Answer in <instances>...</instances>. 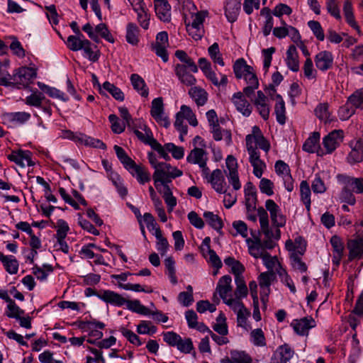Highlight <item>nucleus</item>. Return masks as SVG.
<instances>
[{
  "instance_id": "f257e3e1",
  "label": "nucleus",
  "mask_w": 363,
  "mask_h": 363,
  "mask_svg": "<svg viewBox=\"0 0 363 363\" xmlns=\"http://www.w3.org/2000/svg\"><path fill=\"white\" fill-rule=\"evenodd\" d=\"M208 13L207 11H200L191 13V21L185 20L186 30L195 40H201L204 35L203 22Z\"/></svg>"
},
{
  "instance_id": "4468645a",
  "label": "nucleus",
  "mask_w": 363,
  "mask_h": 363,
  "mask_svg": "<svg viewBox=\"0 0 363 363\" xmlns=\"http://www.w3.org/2000/svg\"><path fill=\"white\" fill-rule=\"evenodd\" d=\"M249 254L255 259L262 258L267 252L264 250V246H262V242L258 236H253L252 238H246L245 240Z\"/></svg>"
},
{
  "instance_id": "4c0bfd02",
  "label": "nucleus",
  "mask_w": 363,
  "mask_h": 363,
  "mask_svg": "<svg viewBox=\"0 0 363 363\" xmlns=\"http://www.w3.org/2000/svg\"><path fill=\"white\" fill-rule=\"evenodd\" d=\"M303 252L294 251L290 255V262L294 269L301 273L306 272L308 269L306 264L302 261Z\"/></svg>"
},
{
  "instance_id": "79ce46f5",
  "label": "nucleus",
  "mask_w": 363,
  "mask_h": 363,
  "mask_svg": "<svg viewBox=\"0 0 363 363\" xmlns=\"http://www.w3.org/2000/svg\"><path fill=\"white\" fill-rule=\"evenodd\" d=\"M274 278L273 272H262L258 277V281L263 293L267 294L269 291V286Z\"/></svg>"
},
{
  "instance_id": "37998d69",
  "label": "nucleus",
  "mask_w": 363,
  "mask_h": 363,
  "mask_svg": "<svg viewBox=\"0 0 363 363\" xmlns=\"http://www.w3.org/2000/svg\"><path fill=\"white\" fill-rule=\"evenodd\" d=\"M224 263L231 268L230 272L235 277H242V274L245 271V267L238 260L233 257H228L224 259Z\"/></svg>"
},
{
  "instance_id": "a18cd8bd",
  "label": "nucleus",
  "mask_w": 363,
  "mask_h": 363,
  "mask_svg": "<svg viewBox=\"0 0 363 363\" xmlns=\"http://www.w3.org/2000/svg\"><path fill=\"white\" fill-rule=\"evenodd\" d=\"M210 130L215 140H221L223 137L225 136L227 143L230 144L231 143L230 132L226 130H222L218 123L210 125Z\"/></svg>"
},
{
  "instance_id": "58836bf2",
  "label": "nucleus",
  "mask_w": 363,
  "mask_h": 363,
  "mask_svg": "<svg viewBox=\"0 0 363 363\" xmlns=\"http://www.w3.org/2000/svg\"><path fill=\"white\" fill-rule=\"evenodd\" d=\"M162 194L163 199L167 206L168 211L172 212L177 206V199L173 196L169 185L165 184L162 186V191H159Z\"/></svg>"
},
{
  "instance_id": "4d7b16f0",
  "label": "nucleus",
  "mask_w": 363,
  "mask_h": 363,
  "mask_svg": "<svg viewBox=\"0 0 363 363\" xmlns=\"http://www.w3.org/2000/svg\"><path fill=\"white\" fill-rule=\"evenodd\" d=\"M351 345L352 348L349 356V363H356L357 359L361 354V347L356 334L352 335Z\"/></svg>"
},
{
  "instance_id": "4be33fe9",
  "label": "nucleus",
  "mask_w": 363,
  "mask_h": 363,
  "mask_svg": "<svg viewBox=\"0 0 363 363\" xmlns=\"http://www.w3.org/2000/svg\"><path fill=\"white\" fill-rule=\"evenodd\" d=\"M232 101L236 109L245 116H249L252 113V106L245 99L243 94L240 91L235 93L232 96Z\"/></svg>"
},
{
  "instance_id": "f8f14e48",
  "label": "nucleus",
  "mask_w": 363,
  "mask_h": 363,
  "mask_svg": "<svg viewBox=\"0 0 363 363\" xmlns=\"http://www.w3.org/2000/svg\"><path fill=\"white\" fill-rule=\"evenodd\" d=\"M332 246V262L338 267L345 253V245L342 240L337 235H333L330 240Z\"/></svg>"
},
{
  "instance_id": "49530a36",
  "label": "nucleus",
  "mask_w": 363,
  "mask_h": 363,
  "mask_svg": "<svg viewBox=\"0 0 363 363\" xmlns=\"http://www.w3.org/2000/svg\"><path fill=\"white\" fill-rule=\"evenodd\" d=\"M164 266L166 268V274H167L171 283L174 285L178 283L176 276L175 261L172 257H168L164 259Z\"/></svg>"
},
{
  "instance_id": "2f4dec72",
  "label": "nucleus",
  "mask_w": 363,
  "mask_h": 363,
  "mask_svg": "<svg viewBox=\"0 0 363 363\" xmlns=\"http://www.w3.org/2000/svg\"><path fill=\"white\" fill-rule=\"evenodd\" d=\"M130 82L134 89H135L139 94L143 97H147L148 96V88L147 87L144 79L140 75L138 74H131Z\"/></svg>"
},
{
  "instance_id": "c9c22d12",
  "label": "nucleus",
  "mask_w": 363,
  "mask_h": 363,
  "mask_svg": "<svg viewBox=\"0 0 363 363\" xmlns=\"http://www.w3.org/2000/svg\"><path fill=\"white\" fill-rule=\"evenodd\" d=\"M236 289L234 291V296L233 299H238L242 301V298L247 297L248 294V289L243 277H238L235 279Z\"/></svg>"
},
{
  "instance_id": "a878e982",
  "label": "nucleus",
  "mask_w": 363,
  "mask_h": 363,
  "mask_svg": "<svg viewBox=\"0 0 363 363\" xmlns=\"http://www.w3.org/2000/svg\"><path fill=\"white\" fill-rule=\"evenodd\" d=\"M30 118V114L25 111L10 112L4 114V120L12 125H23Z\"/></svg>"
},
{
  "instance_id": "f704fd0d",
  "label": "nucleus",
  "mask_w": 363,
  "mask_h": 363,
  "mask_svg": "<svg viewBox=\"0 0 363 363\" xmlns=\"http://www.w3.org/2000/svg\"><path fill=\"white\" fill-rule=\"evenodd\" d=\"M276 104L274 106V112L277 122L284 125L286 123V108L285 103L280 95H277L275 97Z\"/></svg>"
},
{
  "instance_id": "6e6552de",
  "label": "nucleus",
  "mask_w": 363,
  "mask_h": 363,
  "mask_svg": "<svg viewBox=\"0 0 363 363\" xmlns=\"http://www.w3.org/2000/svg\"><path fill=\"white\" fill-rule=\"evenodd\" d=\"M315 320L311 316L294 319L290 324L295 333L301 336L308 335L310 329L315 328Z\"/></svg>"
},
{
  "instance_id": "473e14b6",
  "label": "nucleus",
  "mask_w": 363,
  "mask_h": 363,
  "mask_svg": "<svg viewBox=\"0 0 363 363\" xmlns=\"http://www.w3.org/2000/svg\"><path fill=\"white\" fill-rule=\"evenodd\" d=\"M343 12L347 23L358 33H360V29L357 22L355 21L353 14L352 5L349 0H345L343 5Z\"/></svg>"
},
{
  "instance_id": "f3484780",
  "label": "nucleus",
  "mask_w": 363,
  "mask_h": 363,
  "mask_svg": "<svg viewBox=\"0 0 363 363\" xmlns=\"http://www.w3.org/2000/svg\"><path fill=\"white\" fill-rule=\"evenodd\" d=\"M208 182L211 184L212 188L217 193H225L228 189L224 175L219 169H216L211 173Z\"/></svg>"
},
{
  "instance_id": "338daca9",
  "label": "nucleus",
  "mask_w": 363,
  "mask_h": 363,
  "mask_svg": "<svg viewBox=\"0 0 363 363\" xmlns=\"http://www.w3.org/2000/svg\"><path fill=\"white\" fill-rule=\"evenodd\" d=\"M348 99L355 109H363V88L355 91Z\"/></svg>"
},
{
  "instance_id": "dca6fc26",
  "label": "nucleus",
  "mask_w": 363,
  "mask_h": 363,
  "mask_svg": "<svg viewBox=\"0 0 363 363\" xmlns=\"http://www.w3.org/2000/svg\"><path fill=\"white\" fill-rule=\"evenodd\" d=\"M294 353V350L289 345H281L274 352L270 363H287L293 357Z\"/></svg>"
},
{
  "instance_id": "412c9836",
  "label": "nucleus",
  "mask_w": 363,
  "mask_h": 363,
  "mask_svg": "<svg viewBox=\"0 0 363 363\" xmlns=\"http://www.w3.org/2000/svg\"><path fill=\"white\" fill-rule=\"evenodd\" d=\"M248 154L250 162L253 167V174L256 177L260 179L267 167L266 164L260 159L259 151L253 150L251 148Z\"/></svg>"
},
{
  "instance_id": "c03bdc74",
  "label": "nucleus",
  "mask_w": 363,
  "mask_h": 363,
  "mask_svg": "<svg viewBox=\"0 0 363 363\" xmlns=\"http://www.w3.org/2000/svg\"><path fill=\"white\" fill-rule=\"evenodd\" d=\"M86 41L84 37L80 35H69L65 42L67 48L72 51H78L82 49L84 42Z\"/></svg>"
},
{
  "instance_id": "6e6d98bb",
  "label": "nucleus",
  "mask_w": 363,
  "mask_h": 363,
  "mask_svg": "<svg viewBox=\"0 0 363 363\" xmlns=\"http://www.w3.org/2000/svg\"><path fill=\"white\" fill-rule=\"evenodd\" d=\"M175 56L182 62L185 63L184 65L188 67V69L196 73L198 72V67L194 60L189 57L187 54L183 50H177L175 52Z\"/></svg>"
},
{
  "instance_id": "423d86ee",
  "label": "nucleus",
  "mask_w": 363,
  "mask_h": 363,
  "mask_svg": "<svg viewBox=\"0 0 363 363\" xmlns=\"http://www.w3.org/2000/svg\"><path fill=\"white\" fill-rule=\"evenodd\" d=\"M225 164L229 172L227 174L228 182L233 186L235 191L240 189L241 183L239 179L236 159L232 155H228L226 158Z\"/></svg>"
},
{
  "instance_id": "0e129e2a",
  "label": "nucleus",
  "mask_w": 363,
  "mask_h": 363,
  "mask_svg": "<svg viewBox=\"0 0 363 363\" xmlns=\"http://www.w3.org/2000/svg\"><path fill=\"white\" fill-rule=\"evenodd\" d=\"M355 110L354 107L350 103V101L347 99L346 104L341 106L338 111L340 119L342 121L349 119L353 114H354Z\"/></svg>"
},
{
  "instance_id": "cd10ccee",
  "label": "nucleus",
  "mask_w": 363,
  "mask_h": 363,
  "mask_svg": "<svg viewBox=\"0 0 363 363\" xmlns=\"http://www.w3.org/2000/svg\"><path fill=\"white\" fill-rule=\"evenodd\" d=\"M285 61L288 68L291 71L298 72L299 70L298 55L294 45L289 47Z\"/></svg>"
},
{
  "instance_id": "a211bd4d",
  "label": "nucleus",
  "mask_w": 363,
  "mask_h": 363,
  "mask_svg": "<svg viewBox=\"0 0 363 363\" xmlns=\"http://www.w3.org/2000/svg\"><path fill=\"white\" fill-rule=\"evenodd\" d=\"M126 169L133 177H135L138 182L141 184H144L151 179L150 174L147 169L142 165L137 164L135 162L130 164Z\"/></svg>"
},
{
  "instance_id": "6ab92c4d",
  "label": "nucleus",
  "mask_w": 363,
  "mask_h": 363,
  "mask_svg": "<svg viewBox=\"0 0 363 363\" xmlns=\"http://www.w3.org/2000/svg\"><path fill=\"white\" fill-rule=\"evenodd\" d=\"M253 102L262 118L267 121L269 118L270 111L267 97L262 91H258Z\"/></svg>"
},
{
  "instance_id": "393cba45",
  "label": "nucleus",
  "mask_w": 363,
  "mask_h": 363,
  "mask_svg": "<svg viewBox=\"0 0 363 363\" xmlns=\"http://www.w3.org/2000/svg\"><path fill=\"white\" fill-rule=\"evenodd\" d=\"M187 68L188 67L184 65H176L174 67L175 74L182 84L186 86H192L196 80L191 74L187 72Z\"/></svg>"
},
{
  "instance_id": "e2e57ef3",
  "label": "nucleus",
  "mask_w": 363,
  "mask_h": 363,
  "mask_svg": "<svg viewBox=\"0 0 363 363\" xmlns=\"http://www.w3.org/2000/svg\"><path fill=\"white\" fill-rule=\"evenodd\" d=\"M53 268L51 265L44 264L43 267L35 266L33 267V273L36 278L40 281H44L48 276L52 272Z\"/></svg>"
},
{
  "instance_id": "ddd939ff",
  "label": "nucleus",
  "mask_w": 363,
  "mask_h": 363,
  "mask_svg": "<svg viewBox=\"0 0 363 363\" xmlns=\"http://www.w3.org/2000/svg\"><path fill=\"white\" fill-rule=\"evenodd\" d=\"M237 314L238 325L244 328L247 327V318L250 315V311L245 307L242 301H231L228 306Z\"/></svg>"
},
{
  "instance_id": "20e7f679",
  "label": "nucleus",
  "mask_w": 363,
  "mask_h": 363,
  "mask_svg": "<svg viewBox=\"0 0 363 363\" xmlns=\"http://www.w3.org/2000/svg\"><path fill=\"white\" fill-rule=\"evenodd\" d=\"M150 115L160 125L165 128H168L170 125V121L164 113L163 99L162 97H158L152 100Z\"/></svg>"
},
{
  "instance_id": "b1692460",
  "label": "nucleus",
  "mask_w": 363,
  "mask_h": 363,
  "mask_svg": "<svg viewBox=\"0 0 363 363\" xmlns=\"http://www.w3.org/2000/svg\"><path fill=\"white\" fill-rule=\"evenodd\" d=\"M241 0H226L225 5V14L228 21L235 22L240 13Z\"/></svg>"
},
{
  "instance_id": "7c9ffc66",
  "label": "nucleus",
  "mask_w": 363,
  "mask_h": 363,
  "mask_svg": "<svg viewBox=\"0 0 363 363\" xmlns=\"http://www.w3.org/2000/svg\"><path fill=\"white\" fill-rule=\"evenodd\" d=\"M189 94L198 106H203L208 99L207 92L198 86L191 87L189 91Z\"/></svg>"
},
{
  "instance_id": "09e8293b",
  "label": "nucleus",
  "mask_w": 363,
  "mask_h": 363,
  "mask_svg": "<svg viewBox=\"0 0 363 363\" xmlns=\"http://www.w3.org/2000/svg\"><path fill=\"white\" fill-rule=\"evenodd\" d=\"M250 70H252V67L246 64L243 59L238 60L233 65V71L237 78H242Z\"/></svg>"
},
{
  "instance_id": "69168bd1",
  "label": "nucleus",
  "mask_w": 363,
  "mask_h": 363,
  "mask_svg": "<svg viewBox=\"0 0 363 363\" xmlns=\"http://www.w3.org/2000/svg\"><path fill=\"white\" fill-rule=\"evenodd\" d=\"M44 99L45 96L41 92L34 91L26 98L25 103L28 106L39 108L41 106Z\"/></svg>"
},
{
  "instance_id": "9d476101",
  "label": "nucleus",
  "mask_w": 363,
  "mask_h": 363,
  "mask_svg": "<svg viewBox=\"0 0 363 363\" xmlns=\"http://www.w3.org/2000/svg\"><path fill=\"white\" fill-rule=\"evenodd\" d=\"M171 165L166 162H160L153 174L154 184L158 191H162V186L166 184L165 179L168 178Z\"/></svg>"
},
{
  "instance_id": "864d4df0",
  "label": "nucleus",
  "mask_w": 363,
  "mask_h": 363,
  "mask_svg": "<svg viewBox=\"0 0 363 363\" xmlns=\"http://www.w3.org/2000/svg\"><path fill=\"white\" fill-rule=\"evenodd\" d=\"M208 53L214 63L218 64L222 67L225 65L222 54L220 52L219 45L217 43H214L208 48Z\"/></svg>"
},
{
  "instance_id": "a19ab883",
  "label": "nucleus",
  "mask_w": 363,
  "mask_h": 363,
  "mask_svg": "<svg viewBox=\"0 0 363 363\" xmlns=\"http://www.w3.org/2000/svg\"><path fill=\"white\" fill-rule=\"evenodd\" d=\"M153 235L155 236L157 239V250L160 252V254L162 256L165 255L169 248V244L167 238L162 235L161 230H157L155 233H153Z\"/></svg>"
},
{
  "instance_id": "ea45409f",
  "label": "nucleus",
  "mask_w": 363,
  "mask_h": 363,
  "mask_svg": "<svg viewBox=\"0 0 363 363\" xmlns=\"http://www.w3.org/2000/svg\"><path fill=\"white\" fill-rule=\"evenodd\" d=\"M203 216L207 224L214 230L218 231L222 229L223 223L221 218L218 215L211 211H205Z\"/></svg>"
},
{
  "instance_id": "5701e85b",
  "label": "nucleus",
  "mask_w": 363,
  "mask_h": 363,
  "mask_svg": "<svg viewBox=\"0 0 363 363\" xmlns=\"http://www.w3.org/2000/svg\"><path fill=\"white\" fill-rule=\"evenodd\" d=\"M155 10L157 16L164 22L171 19V6L167 0H154Z\"/></svg>"
},
{
  "instance_id": "c756f323",
  "label": "nucleus",
  "mask_w": 363,
  "mask_h": 363,
  "mask_svg": "<svg viewBox=\"0 0 363 363\" xmlns=\"http://www.w3.org/2000/svg\"><path fill=\"white\" fill-rule=\"evenodd\" d=\"M257 216H259L262 232L267 239H271L273 236V233L269 228V216L267 211L262 207L259 208L257 209Z\"/></svg>"
},
{
  "instance_id": "774afa93",
  "label": "nucleus",
  "mask_w": 363,
  "mask_h": 363,
  "mask_svg": "<svg viewBox=\"0 0 363 363\" xmlns=\"http://www.w3.org/2000/svg\"><path fill=\"white\" fill-rule=\"evenodd\" d=\"M88 350L93 354L94 357L87 356L86 363H106L103 352L94 347H88Z\"/></svg>"
},
{
  "instance_id": "13d9d810",
  "label": "nucleus",
  "mask_w": 363,
  "mask_h": 363,
  "mask_svg": "<svg viewBox=\"0 0 363 363\" xmlns=\"http://www.w3.org/2000/svg\"><path fill=\"white\" fill-rule=\"evenodd\" d=\"M179 116H182L184 119L188 121L189 123L192 126H196L198 121L195 114L193 113L191 108L186 105H182L180 108V111L178 112Z\"/></svg>"
},
{
  "instance_id": "1a4fd4ad",
  "label": "nucleus",
  "mask_w": 363,
  "mask_h": 363,
  "mask_svg": "<svg viewBox=\"0 0 363 363\" xmlns=\"http://www.w3.org/2000/svg\"><path fill=\"white\" fill-rule=\"evenodd\" d=\"M344 132L342 130H335L330 132L323 140V145L326 153H332L342 142Z\"/></svg>"
},
{
  "instance_id": "2eb2a0df",
  "label": "nucleus",
  "mask_w": 363,
  "mask_h": 363,
  "mask_svg": "<svg viewBox=\"0 0 363 363\" xmlns=\"http://www.w3.org/2000/svg\"><path fill=\"white\" fill-rule=\"evenodd\" d=\"M349 250L347 262L363 258V237L350 240L347 242Z\"/></svg>"
},
{
  "instance_id": "9b49d317",
  "label": "nucleus",
  "mask_w": 363,
  "mask_h": 363,
  "mask_svg": "<svg viewBox=\"0 0 363 363\" xmlns=\"http://www.w3.org/2000/svg\"><path fill=\"white\" fill-rule=\"evenodd\" d=\"M7 158L22 168L33 165L31 160V152L28 150H12L11 154L7 155Z\"/></svg>"
},
{
  "instance_id": "72a5a7b5",
  "label": "nucleus",
  "mask_w": 363,
  "mask_h": 363,
  "mask_svg": "<svg viewBox=\"0 0 363 363\" xmlns=\"http://www.w3.org/2000/svg\"><path fill=\"white\" fill-rule=\"evenodd\" d=\"M77 143L81 145H84L102 150H104L106 147V145L101 140L91 138L82 133L78 134Z\"/></svg>"
},
{
  "instance_id": "8fccbe9b",
  "label": "nucleus",
  "mask_w": 363,
  "mask_h": 363,
  "mask_svg": "<svg viewBox=\"0 0 363 363\" xmlns=\"http://www.w3.org/2000/svg\"><path fill=\"white\" fill-rule=\"evenodd\" d=\"M125 304L126 305V308L128 309L137 313L145 315L150 314V311L147 307L142 305L138 300H126Z\"/></svg>"
},
{
  "instance_id": "5fc2aeb1",
  "label": "nucleus",
  "mask_w": 363,
  "mask_h": 363,
  "mask_svg": "<svg viewBox=\"0 0 363 363\" xmlns=\"http://www.w3.org/2000/svg\"><path fill=\"white\" fill-rule=\"evenodd\" d=\"M233 355V363H252V357L245 351L233 350L230 352Z\"/></svg>"
},
{
  "instance_id": "3c124183",
  "label": "nucleus",
  "mask_w": 363,
  "mask_h": 363,
  "mask_svg": "<svg viewBox=\"0 0 363 363\" xmlns=\"http://www.w3.org/2000/svg\"><path fill=\"white\" fill-rule=\"evenodd\" d=\"M261 15L266 18V21L262 28V33L264 36H267L270 34L273 26H274V20L272 16V13L270 9L268 8H263L260 12Z\"/></svg>"
},
{
  "instance_id": "bb28decb",
  "label": "nucleus",
  "mask_w": 363,
  "mask_h": 363,
  "mask_svg": "<svg viewBox=\"0 0 363 363\" xmlns=\"http://www.w3.org/2000/svg\"><path fill=\"white\" fill-rule=\"evenodd\" d=\"M99 297L103 301L115 306H122L126 302V299L122 296L110 290L104 291Z\"/></svg>"
},
{
  "instance_id": "de8ad7c7",
  "label": "nucleus",
  "mask_w": 363,
  "mask_h": 363,
  "mask_svg": "<svg viewBox=\"0 0 363 363\" xmlns=\"http://www.w3.org/2000/svg\"><path fill=\"white\" fill-rule=\"evenodd\" d=\"M311 189L308 183L306 181H302L300 184L301 199L308 211H310L311 208Z\"/></svg>"
},
{
  "instance_id": "39448f33",
  "label": "nucleus",
  "mask_w": 363,
  "mask_h": 363,
  "mask_svg": "<svg viewBox=\"0 0 363 363\" xmlns=\"http://www.w3.org/2000/svg\"><path fill=\"white\" fill-rule=\"evenodd\" d=\"M133 130L135 135L143 143L151 146L154 141V138L151 130L142 121H135L130 127Z\"/></svg>"
},
{
  "instance_id": "f03ea898",
  "label": "nucleus",
  "mask_w": 363,
  "mask_h": 363,
  "mask_svg": "<svg viewBox=\"0 0 363 363\" xmlns=\"http://www.w3.org/2000/svg\"><path fill=\"white\" fill-rule=\"evenodd\" d=\"M37 72L35 69L28 67H22L18 68L11 77L15 87L18 89H23L28 87L36 77Z\"/></svg>"
},
{
  "instance_id": "052dcab7",
  "label": "nucleus",
  "mask_w": 363,
  "mask_h": 363,
  "mask_svg": "<svg viewBox=\"0 0 363 363\" xmlns=\"http://www.w3.org/2000/svg\"><path fill=\"white\" fill-rule=\"evenodd\" d=\"M103 89L108 91L116 100L122 101L124 100V94L118 87L109 82H105L103 84Z\"/></svg>"
},
{
  "instance_id": "bf43d9fd",
  "label": "nucleus",
  "mask_w": 363,
  "mask_h": 363,
  "mask_svg": "<svg viewBox=\"0 0 363 363\" xmlns=\"http://www.w3.org/2000/svg\"><path fill=\"white\" fill-rule=\"evenodd\" d=\"M250 341L257 347H264L267 345L264 332L260 328L252 330L250 333Z\"/></svg>"
},
{
  "instance_id": "c85d7f7f",
  "label": "nucleus",
  "mask_w": 363,
  "mask_h": 363,
  "mask_svg": "<svg viewBox=\"0 0 363 363\" xmlns=\"http://www.w3.org/2000/svg\"><path fill=\"white\" fill-rule=\"evenodd\" d=\"M206 152L203 147H194L189 154L186 160L189 163L203 164L207 161Z\"/></svg>"
},
{
  "instance_id": "e433bc0d",
  "label": "nucleus",
  "mask_w": 363,
  "mask_h": 363,
  "mask_svg": "<svg viewBox=\"0 0 363 363\" xmlns=\"http://www.w3.org/2000/svg\"><path fill=\"white\" fill-rule=\"evenodd\" d=\"M125 40L132 45H138L139 43V28L135 23H128L126 26Z\"/></svg>"
},
{
  "instance_id": "7ed1b4c3",
  "label": "nucleus",
  "mask_w": 363,
  "mask_h": 363,
  "mask_svg": "<svg viewBox=\"0 0 363 363\" xmlns=\"http://www.w3.org/2000/svg\"><path fill=\"white\" fill-rule=\"evenodd\" d=\"M232 278L230 275H224L221 277L217 284L216 292L213 294V298H217L216 293H218L220 297L222 298L224 303L227 306L230 305L231 301H237L238 299H233V296L230 294L232 292Z\"/></svg>"
},
{
  "instance_id": "680f3d73",
  "label": "nucleus",
  "mask_w": 363,
  "mask_h": 363,
  "mask_svg": "<svg viewBox=\"0 0 363 363\" xmlns=\"http://www.w3.org/2000/svg\"><path fill=\"white\" fill-rule=\"evenodd\" d=\"M276 173L285 180H292L289 165L282 160H278L274 165Z\"/></svg>"
},
{
  "instance_id": "aec40b11",
  "label": "nucleus",
  "mask_w": 363,
  "mask_h": 363,
  "mask_svg": "<svg viewBox=\"0 0 363 363\" xmlns=\"http://www.w3.org/2000/svg\"><path fill=\"white\" fill-rule=\"evenodd\" d=\"M316 67L320 71H326L330 69L333 63L332 52L324 50L318 52L315 57Z\"/></svg>"
},
{
  "instance_id": "0eeeda50",
  "label": "nucleus",
  "mask_w": 363,
  "mask_h": 363,
  "mask_svg": "<svg viewBox=\"0 0 363 363\" xmlns=\"http://www.w3.org/2000/svg\"><path fill=\"white\" fill-rule=\"evenodd\" d=\"M267 211L269 212L272 222L277 228H281L286 224V217L282 214L280 207L272 199L265 202Z\"/></svg>"
},
{
  "instance_id": "603ef678",
  "label": "nucleus",
  "mask_w": 363,
  "mask_h": 363,
  "mask_svg": "<svg viewBox=\"0 0 363 363\" xmlns=\"http://www.w3.org/2000/svg\"><path fill=\"white\" fill-rule=\"evenodd\" d=\"M345 185L350 188L353 192L363 194V178L346 177Z\"/></svg>"
}]
</instances>
